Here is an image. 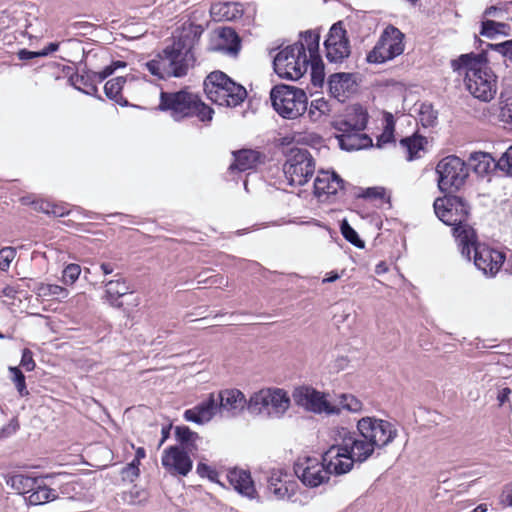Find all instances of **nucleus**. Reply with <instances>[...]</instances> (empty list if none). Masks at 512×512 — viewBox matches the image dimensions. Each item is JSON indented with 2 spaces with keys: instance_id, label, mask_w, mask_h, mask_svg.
<instances>
[{
  "instance_id": "obj_1",
  "label": "nucleus",
  "mask_w": 512,
  "mask_h": 512,
  "mask_svg": "<svg viewBox=\"0 0 512 512\" xmlns=\"http://www.w3.org/2000/svg\"><path fill=\"white\" fill-rule=\"evenodd\" d=\"M397 434L398 431L391 422L375 417H363L357 422V431L336 429L334 441L342 443L354 464H362L376 449L393 442Z\"/></svg>"
},
{
  "instance_id": "obj_38",
  "label": "nucleus",
  "mask_w": 512,
  "mask_h": 512,
  "mask_svg": "<svg viewBox=\"0 0 512 512\" xmlns=\"http://www.w3.org/2000/svg\"><path fill=\"white\" fill-rule=\"evenodd\" d=\"M331 106L324 98H317L311 101L308 108V115L312 121H318L322 116L329 114Z\"/></svg>"
},
{
  "instance_id": "obj_4",
  "label": "nucleus",
  "mask_w": 512,
  "mask_h": 512,
  "mask_svg": "<svg viewBox=\"0 0 512 512\" xmlns=\"http://www.w3.org/2000/svg\"><path fill=\"white\" fill-rule=\"evenodd\" d=\"M454 237L464 257L471 260V252H474V264L484 275L493 277L499 272L505 261L504 254L485 244L479 243L477 234L472 227L455 229Z\"/></svg>"
},
{
  "instance_id": "obj_36",
  "label": "nucleus",
  "mask_w": 512,
  "mask_h": 512,
  "mask_svg": "<svg viewBox=\"0 0 512 512\" xmlns=\"http://www.w3.org/2000/svg\"><path fill=\"white\" fill-rule=\"evenodd\" d=\"M395 120L391 113L384 114V128L382 133L377 137L376 146L384 148L386 145L394 143L395 137Z\"/></svg>"
},
{
  "instance_id": "obj_10",
  "label": "nucleus",
  "mask_w": 512,
  "mask_h": 512,
  "mask_svg": "<svg viewBox=\"0 0 512 512\" xmlns=\"http://www.w3.org/2000/svg\"><path fill=\"white\" fill-rule=\"evenodd\" d=\"M433 207L439 220L446 225L454 226L453 231L460 227H471L465 223L469 206L461 197L449 195L437 198Z\"/></svg>"
},
{
  "instance_id": "obj_13",
  "label": "nucleus",
  "mask_w": 512,
  "mask_h": 512,
  "mask_svg": "<svg viewBox=\"0 0 512 512\" xmlns=\"http://www.w3.org/2000/svg\"><path fill=\"white\" fill-rule=\"evenodd\" d=\"M326 58L331 63H341L350 55L349 40L341 22L335 23L324 42Z\"/></svg>"
},
{
  "instance_id": "obj_3",
  "label": "nucleus",
  "mask_w": 512,
  "mask_h": 512,
  "mask_svg": "<svg viewBox=\"0 0 512 512\" xmlns=\"http://www.w3.org/2000/svg\"><path fill=\"white\" fill-rule=\"evenodd\" d=\"M319 40V34L309 30L301 34L300 41L280 50L273 60L277 75L289 80L300 79L308 70L309 57L315 59Z\"/></svg>"
},
{
  "instance_id": "obj_56",
  "label": "nucleus",
  "mask_w": 512,
  "mask_h": 512,
  "mask_svg": "<svg viewBox=\"0 0 512 512\" xmlns=\"http://www.w3.org/2000/svg\"><path fill=\"white\" fill-rule=\"evenodd\" d=\"M494 170H498L500 175L512 176V162H492Z\"/></svg>"
},
{
  "instance_id": "obj_11",
  "label": "nucleus",
  "mask_w": 512,
  "mask_h": 512,
  "mask_svg": "<svg viewBox=\"0 0 512 512\" xmlns=\"http://www.w3.org/2000/svg\"><path fill=\"white\" fill-rule=\"evenodd\" d=\"M294 473L307 487H318L327 483L330 475L322 461L317 458L305 457L294 465Z\"/></svg>"
},
{
  "instance_id": "obj_14",
  "label": "nucleus",
  "mask_w": 512,
  "mask_h": 512,
  "mask_svg": "<svg viewBox=\"0 0 512 512\" xmlns=\"http://www.w3.org/2000/svg\"><path fill=\"white\" fill-rule=\"evenodd\" d=\"M468 170L467 162H438L436 172L439 174V189L442 192L458 189L468 176Z\"/></svg>"
},
{
  "instance_id": "obj_32",
  "label": "nucleus",
  "mask_w": 512,
  "mask_h": 512,
  "mask_svg": "<svg viewBox=\"0 0 512 512\" xmlns=\"http://www.w3.org/2000/svg\"><path fill=\"white\" fill-rule=\"evenodd\" d=\"M175 436L179 445H175V447H181L182 449L194 453L197 450V440L199 439V435L192 431L187 426H177L175 428Z\"/></svg>"
},
{
  "instance_id": "obj_17",
  "label": "nucleus",
  "mask_w": 512,
  "mask_h": 512,
  "mask_svg": "<svg viewBox=\"0 0 512 512\" xmlns=\"http://www.w3.org/2000/svg\"><path fill=\"white\" fill-rule=\"evenodd\" d=\"M267 489L276 500L289 499L296 493L297 482L282 469H273L267 478Z\"/></svg>"
},
{
  "instance_id": "obj_20",
  "label": "nucleus",
  "mask_w": 512,
  "mask_h": 512,
  "mask_svg": "<svg viewBox=\"0 0 512 512\" xmlns=\"http://www.w3.org/2000/svg\"><path fill=\"white\" fill-rule=\"evenodd\" d=\"M315 162H285L283 171L290 185L302 186L315 171Z\"/></svg>"
},
{
  "instance_id": "obj_41",
  "label": "nucleus",
  "mask_w": 512,
  "mask_h": 512,
  "mask_svg": "<svg viewBox=\"0 0 512 512\" xmlns=\"http://www.w3.org/2000/svg\"><path fill=\"white\" fill-rule=\"evenodd\" d=\"M506 28H508V25L505 23L484 20L482 21L480 34L487 38H494L497 34L505 33Z\"/></svg>"
},
{
  "instance_id": "obj_29",
  "label": "nucleus",
  "mask_w": 512,
  "mask_h": 512,
  "mask_svg": "<svg viewBox=\"0 0 512 512\" xmlns=\"http://www.w3.org/2000/svg\"><path fill=\"white\" fill-rule=\"evenodd\" d=\"M328 85L330 93L340 98L354 90L355 80L351 73H335L330 76Z\"/></svg>"
},
{
  "instance_id": "obj_58",
  "label": "nucleus",
  "mask_w": 512,
  "mask_h": 512,
  "mask_svg": "<svg viewBox=\"0 0 512 512\" xmlns=\"http://www.w3.org/2000/svg\"><path fill=\"white\" fill-rule=\"evenodd\" d=\"M291 158L292 160H312V156L308 153L307 150L303 149H291Z\"/></svg>"
},
{
  "instance_id": "obj_22",
  "label": "nucleus",
  "mask_w": 512,
  "mask_h": 512,
  "mask_svg": "<svg viewBox=\"0 0 512 512\" xmlns=\"http://www.w3.org/2000/svg\"><path fill=\"white\" fill-rule=\"evenodd\" d=\"M343 188V180L334 172L320 170L314 182L315 194L318 197L322 195H335Z\"/></svg>"
},
{
  "instance_id": "obj_57",
  "label": "nucleus",
  "mask_w": 512,
  "mask_h": 512,
  "mask_svg": "<svg viewBox=\"0 0 512 512\" xmlns=\"http://www.w3.org/2000/svg\"><path fill=\"white\" fill-rule=\"evenodd\" d=\"M19 429L18 420L13 418L5 427L0 430V437H8Z\"/></svg>"
},
{
  "instance_id": "obj_51",
  "label": "nucleus",
  "mask_w": 512,
  "mask_h": 512,
  "mask_svg": "<svg viewBox=\"0 0 512 512\" xmlns=\"http://www.w3.org/2000/svg\"><path fill=\"white\" fill-rule=\"evenodd\" d=\"M491 47L512 61V40H508L503 43L492 44Z\"/></svg>"
},
{
  "instance_id": "obj_39",
  "label": "nucleus",
  "mask_w": 512,
  "mask_h": 512,
  "mask_svg": "<svg viewBox=\"0 0 512 512\" xmlns=\"http://www.w3.org/2000/svg\"><path fill=\"white\" fill-rule=\"evenodd\" d=\"M336 403L334 405L342 409L347 410L352 413H357L362 410L363 404L352 394H340L336 398Z\"/></svg>"
},
{
  "instance_id": "obj_63",
  "label": "nucleus",
  "mask_w": 512,
  "mask_h": 512,
  "mask_svg": "<svg viewBox=\"0 0 512 512\" xmlns=\"http://www.w3.org/2000/svg\"><path fill=\"white\" fill-rule=\"evenodd\" d=\"M480 158H489L490 160H495V157L491 153L483 151L471 152L468 160L474 161L479 160Z\"/></svg>"
},
{
  "instance_id": "obj_27",
  "label": "nucleus",
  "mask_w": 512,
  "mask_h": 512,
  "mask_svg": "<svg viewBox=\"0 0 512 512\" xmlns=\"http://www.w3.org/2000/svg\"><path fill=\"white\" fill-rule=\"evenodd\" d=\"M268 417L280 418L290 407V398L282 389H268Z\"/></svg>"
},
{
  "instance_id": "obj_30",
  "label": "nucleus",
  "mask_w": 512,
  "mask_h": 512,
  "mask_svg": "<svg viewBox=\"0 0 512 512\" xmlns=\"http://www.w3.org/2000/svg\"><path fill=\"white\" fill-rule=\"evenodd\" d=\"M214 49L235 56L240 49V39L232 28H222L219 31L218 43Z\"/></svg>"
},
{
  "instance_id": "obj_28",
  "label": "nucleus",
  "mask_w": 512,
  "mask_h": 512,
  "mask_svg": "<svg viewBox=\"0 0 512 512\" xmlns=\"http://www.w3.org/2000/svg\"><path fill=\"white\" fill-rule=\"evenodd\" d=\"M399 144L407 152L409 160H413L414 158L424 157L429 141L426 137L414 133L411 136L402 138Z\"/></svg>"
},
{
  "instance_id": "obj_59",
  "label": "nucleus",
  "mask_w": 512,
  "mask_h": 512,
  "mask_svg": "<svg viewBox=\"0 0 512 512\" xmlns=\"http://www.w3.org/2000/svg\"><path fill=\"white\" fill-rule=\"evenodd\" d=\"M197 473L202 477L208 476L212 480L214 479V476L216 475V472L204 463H199L197 465Z\"/></svg>"
},
{
  "instance_id": "obj_45",
  "label": "nucleus",
  "mask_w": 512,
  "mask_h": 512,
  "mask_svg": "<svg viewBox=\"0 0 512 512\" xmlns=\"http://www.w3.org/2000/svg\"><path fill=\"white\" fill-rule=\"evenodd\" d=\"M358 198L370 199V200H385L386 199V190L383 187H369V188H361L360 192L357 194Z\"/></svg>"
},
{
  "instance_id": "obj_54",
  "label": "nucleus",
  "mask_w": 512,
  "mask_h": 512,
  "mask_svg": "<svg viewBox=\"0 0 512 512\" xmlns=\"http://www.w3.org/2000/svg\"><path fill=\"white\" fill-rule=\"evenodd\" d=\"M474 171L480 176L490 173H499L498 170H494L492 162H477L474 166Z\"/></svg>"
},
{
  "instance_id": "obj_26",
  "label": "nucleus",
  "mask_w": 512,
  "mask_h": 512,
  "mask_svg": "<svg viewBox=\"0 0 512 512\" xmlns=\"http://www.w3.org/2000/svg\"><path fill=\"white\" fill-rule=\"evenodd\" d=\"M243 5L238 2H218L210 7V14L215 21H235L243 15Z\"/></svg>"
},
{
  "instance_id": "obj_40",
  "label": "nucleus",
  "mask_w": 512,
  "mask_h": 512,
  "mask_svg": "<svg viewBox=\"0 0 512 512\" xmlns=\"http://www.w3.org/2000/svg\"><path fill=\"white\" fill-rule=\"evenodd\" d=\"M36 484L37 479L29 476L15 475L11 478L12 487L20 494H30Z\"/></svg>"
},
{
  "instance_id": "obj_18",
  "label": "nucleus",
  "mask_w": 512,
  "mask_h": 512,
  "mask_svg": "<svg viewBox=\"0 0 512 512\" xmlns=\"http://www.w3.org/2000/svg\"><path fill=\"white\" fill-rule=\"evenodd\" d=\"M368 118V113L362 106L353 105L336 118L332 125L337 132L363 131L367 126Z\"/></svg>"
},
{
  "instance_id": "obj_33",
  "label": "nucleus",
  "mask_w": 512,
  "mask_h": 512,
  "mask_svg": "<svg viewBox=\"0 0 512 512\" xmlns=\"http://www.w3.org/2000/svg\"><path fill=\"white\" fill-rule=\"evenodd\" d=\"M35 293L38 297L43 300H62L68 297L69 292L66 288L56 285V284H47L40 283L35 288Z\"/></svg>"
},
{
  "instance_id": "obj_6",
  "label": "nucleus",
  "mask_w": 512,
  "mask_h": 512,
  "mask_svg": "<svg viewBox=\"0 0 512 512\" xmlns=\"http://www.w3.org/2000/svg\"><path fill=\"white\" fill-rule=\"evenodd\" d=\"M160 108L168 110L176 121L194 116L201 121L212 118V110L201 101L197 94L187 89L171 93L161 92Z\"/></svg>"
},
{
  "instance_id": "obj_21",
  "label": "nucleus",
  "mask_w": 512,
  "mask_h": 512,
  "mask_svg": "<svg viewBox=\"0 0 512 512\" xmlns=\"http://www.w3.org/2000/svg\"><path fill=\"white\" fill-rule=\"evenodd\" d=\"M217 411L218 400L213 394H211L205 401L191 409L186 410L184 413V418L190 422L204 424L209 422Z\"/></svg>"
},
{
  "instance_id": "obj_16",
  "label": "nucleus",
  "mask_w": 512,
  "mask_h": 512,
  "mask_svg": "<svg viewBox=\"0 0 512 512\" xmlns=\"http://www.w3.org/2000/svg\"><path fill=\"white\" fill-rule=\"evenodd\" d=\"M190 454L181 447L170 446L163 451L161 463L171 475L186 476L193 467Z\"/></svg>"
},
{
  "instance_id": "obj_62",
  "label": "nucleus",
  "mask_w": 512,
  "mask_h": 512,
  "mask_svg": "<svg viewBox=\"0 0 512 512\" xmlns=\"http://www.w3.org/2000/svg\"><path fill=\"white\" fill-rule=\"evenodd\" d=\"M252 163L253 162H233L230 165L229 170L230 171H235V170L246 171L248 169H252L253 168Z\"/></svg>"
},
{
  "instance_id": "obj_15",
  "label": "nucleus",
  "mask_w": 512,
  "mask_h": 512,
  "mask_svg": "<svg viewBox=\"0 0 512 512\" xmlns=\"http://www.w3.org/2000/svg\"><path fill=\"white\" fill-rule=\"evenodd\" d=\"M334 442L322 455V461L330 476L346 474L354 467V462L342 443Z\"/></svg>"
},
{
  "instance_id": "obj_19",
  "label": "nucleus",
  "mask_w": 512,
  "mask_h": 512,
  "mask_svg": "<svg viewBox=\"0 0 512 512\" xmlns=\"http://www.w3.org/2000/svg\"><path fill=\"white\" fill-rule=\"evenodd\" d=\"M216 399L218 411L224 416H236L246 407V398L237 389L221 391Z\"/></svg>"
},
{
  "instance_id": "obj_24",
  "label": "nucleus",
  "mask_w": 512,
  "mask_h": 512,
  "mask_svg": "<svg viewBox=\"0 0 512 512\" xmlns=\"http://www.w3.org/2000/svg\"><path fill=\"white\" fill-rule=\"evenodd\" d=\"M116 277L117 279L105 282V294L103 298L109 303L110 306L119 309L123 306V303L119 301V299L128 293H132L133 291L124 278L118 274Z\"/></svg>"
},
{
  "instance_id": "obj_50",
  "label": "nucleus",
  "mask_w": 512,
  "mask_h": 512,
  "mask_svg": "<svg viewBox=\"0 0 512 512\" xmlns=\"http://www.w3.org/2000/svg\"><path fill=\"white\" fill-rule=\"evenodd\" d=\"M126 64L121 61H116L111 65L106 66L102 71L96 72L95 77L101 82L108 76L112 75L118 67H124Z\"/></svg>"
},
{
  "instance_id": "obj_7",
  "label": "nucleus",
  "mask_w": 512,
  "mask_h": 512,
  "mask_svg": "<svg viewBox=\"0 0 512 512\" xmlns=\"http://www.w3.org/2000/svg\"><path fill=\"white\" fill-rule=\"evenodd\" d=\"M204 91L213 103L226 106L236 107L241 104L246 96V89L230 79L221 71L210 73L204 81Z\"/></svg>"
},
{
  "instance_id": "obj_23",
  "label": "nucleus",
  "mask_w": 512,
  "mask_h": 512,
  "mask_svg": "<svg viewBox=\"0 0 512 512\" xmlns=\"http://www.w3.org/2000/svg\"><path fill=\"white\" fill-rule=\"evenodd\" d=\"M336 139L340 148L349 152L373 146L372 139L362 131L337 132Z\"/></svg>"
},
{
  "instance_id": "obj_9",
  "label": "nucleus",
  "mask_w": 512,
  "mask_h": 512,
  "mask_svg": "<svg viewBox=\"0 0 512 512\" xmlns=\"http://www.w3.org/2000/svg\"><path fill=\"white\" fill-rule=\"evenodd\" d=\"M404 52V34L396 27L387 26L374 48L367 54L369 63L381 64Z\"/></svg>"
},
{
  "instance_id": "obj_43",
  "label": "nucleus",
  "mask_w": 512,
  "mask_h": 512,
  "mask_svg": "<svg viewBox=\"0 0 512 512\" xmlns=\"http://www.w3.org/2000/svg\"><path fill=\"white\" fill-rule=\"evenodd\" d=\"M231 154L234 160H260L266 157L261 151L251 148L233 150Z\"/></svg>"
},
{
  "instance_id": "obj_49",
  "label": "nucleus",
  "mask_w": 512,
  "mask_h": 512,
  "mask_svg": "<svg viewBox=\"0 0 512 512\" xmlns=\"http://www.w3.org/2000/svg\"><path fill=\"white\" fill-rule=\"evenodd\" d=\"M16 257V249L13 247H4L0 250V270L7 271L11 262Z\"/></svg>"
},
{
  "instance_id": "obj_37",
  "label": "nucleus",
  "mask_w": 512,
  "mask_h": 512,
  "mask_svg": "<svg viewBox=\"0 0 512 512\" xmlns=\"http://www.w3.org/2000/svg\"><path fill=\"white\" fill-rule=\"evenodd\" d=\"M125 83L126 78L124 77H116L107 81L104 86L106 96L118 104H126L121 93Z\"/></svg>"
},
{
  "instance_id": "obj_64",
  "label": "nucleus",
  "mask_w": 512,
  "mask_h": 512,
  "mask_svg": "<svg viewBox=\"0 0 512 512\" xmlns=\"http://www.w3.org/2000/svg\"><path fill=\"white\" fill-rule=\"evenodd\" d=\"M38 53L39 51H28L26 49H22L18 52V57L21 60H29L35 57H41Z\"/></svg>"
},
{
  "instance_id": "obj_2",
  "label": "nucleus",
  "mask_w": 512,
  "mask_h": 512,
  "mask_svg": "<svg viewBox=\"0 0 512 512\" xmlns=\"http://www.w3.org/2000/svg\"><path fill=\"white\" fill-rule=\"evenodd\" d=\"M454 71L465 74V86L470 94L483 102H490L497 92V76L488 66L484 54H463L451 61Z\"/></svg>"
},
{
  "instance_id": "obj_34",
  "label": "nucleus",
  "mask_w": 512,
  "mask_h": 512,
  "mask_svg": "<svg viewBox=\"0 0 512 512\" xmlns=\"http://www.w3.org/2000/svg\"><path fill=\"white\" fill-rule=\"evenodd\" d=\"M58 494L54 489L49 488L47 485H42L37 482L34 489L30 492L27 497V501L30 505H41L49 501L57 499Z\"/></svg>"
},
{
  "instance_id": "obj_47",
  "label": "nucleus",
  "mask_w": 512,
  "mask_h": 512,
  "mask_svg": "<svg viewBox=\"0 0 512 512\" xmlns=\"http://www.w3.org/2000/svg\"><path fill=\"white\" fill-rule=\"evenodd\" d=\"M81 267L78 264H69L65 267L62 274V281L66 285H72L79 278Z\"/></svg>"
},
{
  "instance_id": "obj_31",
  "label": "nucleus",
  "mask_w": 512,
  "mask_h": 512,
  "mask_svg": "<svg viewBox=\"0 0 512 512\" xmlns=\"http://www.w3.org/2000/svg\"><path fill=\"white\" fill-rule=\"evenodd\" d=\"M203 33L201 25L194 24L192 22H185L182 25L181 32L178 36V41L175 43H181L183 46H187L193 51L194 44L200 38Z\"/></svg>"
},
{
  "instance_id": "obj_55",
  "label": "nucleus",
  "mask_w": 512,
  "mask_h": 512,
  "mask_svg": "<svg viewBox=\"0 0 512 512\" xmlns=\"http://www.w3.org/2000/svg\"><path fill=\"white\" fill-rule=\"evenodd\" d=\"M500 503L505 507H512V482L504 486Z\"/></svg>"
},
{
  "instance_id": "obj_53",
  "label": "nucleus",
  "mask_w": 512,
  "mask_h": 512,
  "mask_svg": "<svg viewBox=\"0 0 512 512\" xmlns=\"http://www.w3.org/2000/svg\"><path fill=\"white\" fill-rule=\"evenodd\" d=\"M138 475H139V464H137L135 461H132L130 464H128L122 470L123 478L129 479L130 481H133L134 478L138 477Z\"/></svg>"
},
{
  "instance_id": "obj_12",
  "label": "nucleus",
  "mask_w": 512,
  "mask_h": 512,
  "mask_svg": "<svg viewBox=\"0 0 512 512\" xmlns=\"http://www.w3.org/2000/svg\"><path fill=\"white\" fill-rule=\"evenodd\" d=\"M293 398L297 405L315 413H326L328 415L340 413V408L328 401L324 393L313 388H297L293 393Z\"/></svg>"
},
{
  "instance_id": "obj_25",
  "label": "nucleus",
  "mask_w": 512,
  "mask_h": 512,
  "mask_svg": "<svg viewBox=\"0 0 512 512\" xmlns=\"http://www.w3.org/2000/svg\"><path fill=\"white\" fill-rule=\"evenodd\" d=\"M227 479L238 493L250 499L255 497L256 489L249 472L242 469H233L228 472Z\"/></svg>"
},
{
  "instance_id": "obj_61",
  "label": "nucleus",
  "mask_w": 512,
  "mask_h": 512,
  "mask_svg": "<svg viewBox=\"0 0 512 512\" xmlns=\"http://www.w3.org/2000/svg\"><path fill=\"white\" fill-rule=\"evenodd\" d=\"M32 205H34L35 210L42 211V212H45V213L57 214L56 210H54V209L51 210L50 209L52 206L48 202H45V201H33Z\"/></svg>"
},
{
  "instance_id": "obj_52",
  "label": "nucleus",
  "mask_w": 512,
  "mask_h": 512,
  "mask_svg": "<svg viewBox=\"0 0 512 512\" xmlns=\"http://www.w3.org/2000/svg\"><path fill=\"white\" fill-rule=\"evenodd\" d=\"M20 365L26 370V371H32L35 368V361L33 359V354L29 349H24L22 352V358Z\"/></svg>"
},
{
  "instance_id": "obj_46",
  "label": "nucleus",
  "mask_w": 512,
  "mask_h": 512,
  "mask_svg": "<svg viewBox=\"0 0 512 512\" xmlns=\"http://www.w3.org/2000/svg\"><path fill=\"white\" fill-rule=\"evenodd\" d=\"M341 233L347 241H349L356 247H364V242L359 238L357 232L347 223V221L342 222Z\"/></svg>"
},
{
  "instance_id": "obj_5",
  "label": "nucleus",
  "mask_w": 512,
  "mask_h": 512,
  "mask_svg": "<svg viewBox=\"0 0 512 512\" xmlns=\"http://www.w3.org/2000/svg\"><path fill=\"white\" fill-rule=\"evenodd\" d=\"M195 57L189 47L173 43L162 54L145 63L147 70L159 79L181 77L194 65Z\"/></svg>"
},
{
  "instance_id": "obj_48",
  "label": "nucleus",
  "mask_w": 512,
  "mask_h": 512,
  "mask_svg": "<svg viewBox=\"0 0 512 512\" xmlns=\"http://www.w3.org/2000/svg\"><path fill=\"white\" fill-rule=\"evenodd\" d=\"M47 29L45 23L37 18H35V23H29L26 27L25 33L30 38H42L44 37Z\"/></svg>"
},
{
  "instance_id": "obj_8",
  "label": "nucleus",
  "mask_w": 512,
  "mask_h": 512,
  "mask_svg": "<svg viewBox=\"0 0 512 512\" xmlns=\"http://www.w3.org/2000/svg\"><path fill=\"white\" fill-rule=\"evenodd\" d=\"M270 99L274 110L286 119H296L307 110L306 93L294 86H275L270 92Z\"/></svg>"
},
{
  "instance_id": "obj_42",
  "label": "nucleus",
  "mask_w": 512,
  "mask_h": 512,
  "mask_svg": "<svg viewBox=\"0 0 512 512\" xmlns=\"http://www.w3.org/2000/svg\"><path fill=\"white\" fill-rule=\"evenodd\" d=\"M318 52L319 50L316 52L314 60L309 57V66L312 69V82L314 85H321L324 80L323 65Z\"/></svg>"
},
{
  "instance_id": "obj_44",
  "label": "nucleus",
  "mask_w": 512,
  "mask_h": 512,
  "mask_svg": "<svg viewBox=\"0 0 512 512\" xmlns=\"http://www.w3.org/2000/svg\"><path fill=\"white\" fill-rule=\"evenodd\" d=\"M11 380L14 382L17 391L21 396L28 395L25 383V376L18 367H9Z\"/></svg>"
},
{
  "instance_id": "obj_35",
  "label": "nucleus",
  "mask_w": 512,
  "mask_h": 512,
  "mask_svg": "<svg viewBox=\"0 0 512 512\" xmlns=\"http://www.w3.org/2000/svg\"><path fill=\"white\" fill-rule=\"evenodd\" d=\"M268 389H262L258 392H255L249 399L246 401V407L251 414L254 415H265L268 417Z\"/></svg>"
},
{
  "instance_id": "obj_60",
  "label": "nucleus",
  "mask_w": 512,
  "mask_h": 512,
  "mask_svg": "<svg viewBox=\"0 0 512 512\" xmlns=\"http://www.w3.org/2000/svg\"><path fill=\"white\" fill-rule=\"evenodd\" d=\"M511 392L512 391L509 387H502L498 390L497 400L500 406L504 405L506 402L509 401Z\"/></svg>"
}]
</instances>
